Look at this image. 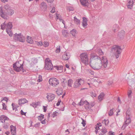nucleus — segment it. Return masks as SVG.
<instances>
[{"label": "nucleus", "mask_w": 135, "mask_h": 135, "mask_svg": "<svg viewBox=\"0 0 135 135\" xmlns=\"http://www.w3.org/2000/svg\"><path fill=\"white\" fill-rule=\"evenodd\" d=\"M13 68L17 72H18L21 71H22L23 72H24V69L23 66L15 67Z\"/></svg>", "instance_id": "nucleus-16"}, {"label": "nucleus", "mask_w": 135, "mask_h": 135, "mask_svg": "<svg viewBox=\"0 0 135 135\" xmlns=\"http://www.w3.org/2000/svg\"><path fill=\"white\" fill-rule=\"evenodd\" d=\"M50 117V113H48V117Z\"/></svg>", "instance_id": "nucleus-64"}, {"label": "nucleus", "mask_w": 135, "mask_h": 135, "mask_svg": "<svg viewBox=\"0 0 135 135\" xmlns=\"http://www.w3.org/2000/svg\"><path fill=\"white\" fill-rule=\"evenodd\" d=\"M3 2L5 3L8 1V0H1Z\"/></svg>", "instance_id": "nucleus-58"}, {"label": "nucleus", "mask_w": 135, "mask_h": 135, "mask_svg": "<svg viewBox=\"0 0 135 135\" xmlns=\"http://www.w3.org/2000/svg\"><path fill=\"white\" fill-rule=\"evenodd\" d=\"M65 66L67 68H69V66L68 64H66L65 65Z\"/></svg>", "instance_id": "nucleus-62"}, {"label": "nucleus", "mask_w": 135, "mask_h": 135, "mask_svg": "<svg viewBox=\"0 0 135 135\" xmlns=\"http://www.w3.org/2000/svg\"><path fill=\"white\" fill-rule=\"evenodd\" d=\"M26 41L27 42L30 44H32L33 42V41L32 38L29 36H27Z\"/></svg>", "instance_id": "nucleus-24"}, {"label": "nucleus", "mask_w": 135, "mask_h": 135, "mask_svg": "<svg viewBox=\"0 0 135 135\" xmlns=\"http://www.w3.org/2000/svg\"><path fill=\"white\" fill-rule=\"evenodd\" d=\"M112 51L115 53V55L117 58L119 57L120 54L122 49L120 46L117 45H114L111 48Z\"/></svg>", "instance_id": "nucleus-3"}, {"label": "nucleus", "mask_w": 135, "mask_h": 135, "mask_svg": "<svg viewBox=\"0 0 135 135\" xmlns=\"http://www.w3.org/2000/svg\"><path fill=\"white\" fill-rule=\"evenodd\" d=\"M98 53L100 55H103V52L101 49H98Z\"/></svg>", "instance_id": "nucleus-36"}, {"label": "nucleus", "mask_w": 135, "mask_h": 135, "mask_svg": "<svg viewBox=\"0 0 135 135\" xmlns=\"http://www.w3.org/2000/svg\"><path fill=\"white\" fill-rule=\"evenodd\" d=\"M55 95L53 94L49 93L47 94L46 98L49 102L52 101L55 98Z\"/></svg>", "instance_id": "nucleus-14"}, {"label": "nucleus", "mask_w": 135, "mask_h": 135, "mask_svg": "<svg viewBox=\"0 0 135 135\" xmlns=\"http://www.w3.org/2000/svg\"><path fill=\"white\" fill-rule=\"evenodd\" d=\"M74 23L77 25L79 24L80 23V20L78 19L75 17H74Z\"/></svg>", "instance_id": "nucleus-29"}, {"label": "nucleus", "mask_w": 135, "mask_h": 135, "mask_svg": "<svg viewBox=\"0 0 135 135\" xmlns=\"http://www.w3.org/2000/svg\"><path fill=\"white\" fill-rule=\"evenodd\" d=\"M91 58L92 59H93L94 60H98L100 61V59H102V58H100V57H99L98 56L95 55H93L91 56Z\"/></svg>", "instance_id": "nucleus-25"}, {"label": "nucleus", "mask_w": 135, "mask_h": 135, "mask_svg": "<svg viewBox=\"0 0 135 135\" xmlns=\"http://www.w3.org/2000/svg\"><path fill=\"white\" fill-rule=\"evenodd\" d=\"M63 33H67V32H66V30H64V31L62 32Z\"/></svg>", "instance_id": "nucleus-63"}, {"label": "nucleus", "mask_w": 135, "mask_h": 135, "mask_svg": "<svg viewBox=\"0 0 135 135\" xmlns=\"http://www.w3.org/2000/svg\"><path fill=\"white\" fill-rule=\"evenodd\" d=\"M61 102V100L60 99H59L58 101L56 104V105L58 106L60 104V102Z\"/></svg>", "instance_id": "nucleus-52"}, {"label": "nucleus", "mask_w": 135, "mask_h": 135, "mask_svg": "<svg viewBox=\"0 0 135 135\" xmlns=\"http://www.w3.org/2000/svg\"><path fill=\"white\" fill-rule=\"evenodd\" d=\"M14 39L16 41L22 42H24L26 40V38L21 34H14Z\"/></svg>", "instance_id": "nucleus-8"}, {"label": "nucleus", "mask_w": 135, "mask_h": 135, "mask_svg": "<svg viewBox=\"0 0 135 135\" xmlns=\"http://www.w3.org/2000/svg\"><path fill=\"white\" fill-rule=\"evenodd\" d=\"M21 114L22 115H25L26 112H24L22 110L21 111Z\"/></svg>", "instance_id": "nucleus-53"}, {"label": "nucleus", "mask_w": 135, "mask_h": 135, "mask_svg": "<svg viewBox=\"0 0 135 135\" xmlns=\"http://www.w3.org/2000/svg\"><path fill=\"white\" fill-rule=\"evenodd\" d=\"M28 102L27 100L25 98L20 99L18 100V104L19 105L24 104Z\"/></svg>", "instance_id": "nucleus-21"}, {"label": "nucleus", "mask_w": 135, "mask_h": 135, "mask_svg": "<svg viewBox=\"0 0 135 135\" xmlns=\"http://www.w3.org/2000/svg\"><path fill=\"white\" fill-rule=\"evenodd\" d=\"M40 123H37L36 124L34 125V127H38L40 126Z\"/></svg>", "instance_id": "nucleus-50"}, {"label": "nucleus", "mask_w": 135, "mask_h": 135, "mask_svg": "<svg viewBox=\"0 0 135 135\" xmlns=\"http://www.w3.org/2000/svg\"><path fill=\"white\" fill-rule=\"evenodd\" d=\"M104 94L103 93H101L98 97V100L99 101L102 100L104 97Z\"/></svg>", "instance_id": "nucleus-26"}, {"label": "nucleus", "mask_w": 135, "mask_h": 135, "mask_svg": "<svg viewBox=\"0 0 135 135\" xmlns=\"http://www.w3.org/2000/svg\"><path fill=\"white\" fill-rule=\"evenodd\" d=\"M11 131L12 134L15 135L16 134V128L12 125L10 126Z\"/></svg>", "instance_id": "nucleus-22"}, {"label": "nucleus", "mask_w": 135, "mask_h": 135, "mask_svg": "<svg viewBox=\"0 0 135 135\" xmlns=\"http://www.w3.org/2000/svg\"><path fill=\"white\" fill-rule=\"evenodd\" d=\"M109 123V121L108 120H106L105 119L102 121V124L106 126Z\"/></svg>", "instance_id": "nucleus-32"}, {"label": "nucleus", "mask_w": 135, "mask_h": 135, "mask_svg": "<svg viewBox=\"0 0 135 135\" xmlns=\"http://www.w3.org/2000/svg\"><path fill=\"white\" fill-rule=\"evenodd\" d=\"M47 2L51 3L54 0H45Z\"/></svg>", "instance_id": "nucleus-54"}, {"label": "nucleus", "mask_w": 135, "mask_h": 135, "mask_svg": "<svg viewBox=\"0 0 135 135\" xmlns=\"http://www.w3.org/2000/svg\"><path fill=\"white\" fill-rule=\"evenodd\" d=\"M73 83V80L70 79L68 80V85L69 87H71L72 84Z\"/></svg>", "instance_id": "nucleus-28"}, {"label": "nucleus", "mask_w": 135, "mask_h": 135, "mask_svg": "<svg viewBox=\"0 0 135 135\" xmlns=\"http://www.w3.org/2000/svg\"><path fill=\"white\" fill-rule=\"evenodd\" d=\"M56 16L57 17V19H59L60 22H62L64 24V21L63 20L61 19V16L59 14H56Z\"/></svg>", "instance_id": "nucleus-30"}, {"label": "nucleus", "mask_w": 135, "mask_h": 135, "mask_svg": "<svg viewBox=\"0 0 135 135\" xmlns=\"http://www.w3.org/2000/svg\"><path fill=\"white\" fill-rule=\"evenodd\" d=\"M0 118V122L2 123H4L5 120H8L9 119L8 118L3 115L1 116Z\"/></svg>", "instance_id": "nucleus-17"}, {"label": "nucleus", "mask_w": 135, "mask_h": 135, "mask_svg": "<svg viewBox=\"0 0 135 135\" xmlns=\"http://www.w3.org/2000/svg\"><path fill=\"white\" fill-rule=\"evenodd\" d=\"M60 46H59L57 47L56 48V50L55 51L56 53H59L60 51Z\"/></svg>", "instance_id": "nucleus-42"}, {"label": "nucleus", "mask_w": 135, "mask_h": 135, "mask_svg": "<svg viewBox=\"0 0 135 135\" xmlns=\"http://www.w3.org/2000/svg\"><path fill=\"white\" fill-rule=\"evenodd\" d=\"M49 83L50 85L55 87L59 83V80L56 78H52L49 80Z\"/></svg>", "instance_id": "nucleus-10"}, {"label": "nucleus", "mask_w": 135, "mask_h": 135, "mask_svg": "<svg viewBox=\"0 0 135 135\" xmlns=\"http://www.w3.org/2000/svg\"><path fill=\"white\" fill-rule=\"evenodd\" d=\"M113 109L114 108H113L112 109H111L109 112V116H112L113 115L114 113L113 112Z\"/></svg>", "instance_id": "nucleus-39"}, {"label": "nucleus", "mask_w": 135, "mask_h": 135, "mask_svg": "<svg viewBox=\"0 0 135 135\" xmlns=\"http://www.w3.org/2000/svg\"><path fill=\"white\" fill-rule=\"evenodd\" d=\"M57 94L59 95H61L62 94V90L61 89H60L56 91Z\"/></svg>", "instance_id": "nucleus-31"}, {"label": "nucleus", "mask_w": 135, "mask_h": 135, "mask_svg": "<svg viewBox=\"0 0 135 135\" xmlns=\"http://www.w3.org/2000/svg\"><path fill=\"white\" fill-rule=\"evenodd\" d=\"M0 9L9 13L10 16L12 15L14 13L13 10L12 9L8 4L5 5L3 7H0Z\"/></svg>", "instance_id": "nucleus-5"}, {"label": "nucleus", "mask_w": 135, "mask_h": 135, "mask_svg": "<svg viewBox=\"0 0 135 135\" xmlns=\"http://www.w3.org/2000/svg\"><path fill=\"white\" fill-rule=\"evenodd\" d=\"M117 101L119 102L120 103H121L119 97L118 98Z\"/></svg>", "instance_id": "nucleus-57"}, {"label": "nucleus", "mask_w": 135, "mask_h": 135, "mask_svg": "<svg viewBox=\"0 0 135 135\" xmlns=\"http://www.w3.org/2000/svg\"><path fill=\"white\" fill-rule=\"evenodd\" d=\"M41 122L42 124H45V120L42 121Z\"/></svg>", "instance_id": "nucleus-60"}, {"label": "nucleus", "mask_w": 135, "mask_h": 135, "mask_svg": "<svg viewBox=\"0 0 135 135\" xmlns=\"http://www.w3.org/2000/svg\"><path fill=\"white\" fill-rule=\"evenodd\" d=\"M54 66L51 63L50 60L47 58L46 59L45 68L47 70H52Z\"/></svg>", "instance_id": "nucleus-7"}, {"label": "nucleus", "mask_w": 135, "mask_h": 135, "mask_svg": "<svg viewBox=\"0 0 135 135\" xmlns=\"http://www.w3.org/2000/svg\"><path fill=\"white\" fill-rule=\"evenodd\" d=\"M43 109L44 110V112H45L46 111V110H47L46 107V106H43Z\"/></svg>", "instance_id": "nucleus-55"}, {"label": "nucleus", "mask_w": 135, "mask_h": 135, "mask_svg": "<svg viewBox=\"0 0 135 135\" xmlns=\"http://www.w3.org/2000/svg\"><path fill=\"white\" fill-rule=\"evenodd\" d=\"M132 91H129L128 93V98H130L131 97Z\"/></svg>", "instance_id": "nucleus-44"}, {"label": "nucleus", "mask_w": 135, "mask_h": 135, "mask_svg": "<svg viewBox=\"0 0 135 135\" xmlns=\"http://www.w3.org/2000/svg\"><path fill=\"white\" fill-rule=\"evenodd\" d=\"M80 1L81 4L83 6H88L89 4L87 0H80Z\"/></svg>", "instance_id": "nucleus-18"}, {"label": "nucleus", "mask_w": 135, "mask_h": 135, "mask_svg": "<svg viewBox=\"0 0 135 135\" xmlns=\"http://www.w3.org/2000/svg\"><path fill=\"white\" fill-rule=\"evenodd\" d=\"M84 104V103L83 102H82L81 100L79 104L80 105H82Z\"/></svg>", "instance_id": "nucleus-56"}, {"label": "nucleus", "mask_w": 135, "mask_h": 135, "mask_svg": "<svg viewBox=\"0 0 135 135\" xmlns=\"http://www.w3.org/2000/svg\"><path fill=\"white\" fill-rule=\"evenodd\" d=\"M49 44L48 42L44 41V44L43 45L44 47H46L49 46Z\"/></svg>", "instance_id": "nucleus-38"}, {"label": "nucleus", "mask_w": 135, "mask_h": 135, "mask_svg": "<svg viewBox=\"0 0 135 135\" xmlns=\"http://www.w3.org/2000/svg\"><path fill=\"white\" fill-rule=\"evenodd\" d=\"M77 33L76 30L75 29H73L70 31L71 34H74Z\"/></svg>", "instance_id": "nucleus-47"}, {"label": "nucleus", "mask_w": 135, "mask_h": 135, "mask_svg": "<svg viewBox=\"0 0 135 135\" xmlns=\"http://www.w3.org/2000/svg\"><path fill=\"white\" fill-rule=\"evenodd\" d=\"M59 114L58 112L57 111H55L52 114L51 117L53 118H54L55 116H57Z\"/></svg>", "instance_id": "nucleus-34"}, {"label": "nucleus", "mask_w": 135, "mask_h": 135, "mask_svg": "<svg viewBox=\"0 0 135 135\" xmlns=\"http://www.w3.org/2000/svg\"><path fill=\"white\" fill-rule=\"evenodd\" d=\"M44 115L43 114H41L40 115L37 117V118L38 120L41 121L44 118Z\"/></svg>", "instance_id": "nucleus-33"}, {"label": "nucleus", "mask_w": 135, "mask_h": 135, "mask_svg": "<svg viewBox=\"0 0 135 135\" xmlns=\"http://www.w3.org/2000/svg\"><path fill=\"white\" fill-rule=\"evenodd\" d=\"M3 127L4 128H6H6H8V126H7V125H5L4 126H3Z\"/></svg>", "instance_id": "nucleus-59"}, {"label": "nucleus", "mask_w": 135, "mask_h": 135, "mask_svg": "<svg viewBox=\"0 0 135 135\" xmlns=\"http://www.w3.org/2000/svg\"><path fill=\"white\" fill-rule=\"evenodd\" d=\"M81 119L82 120V122L81 123V124H82L83 126L84 127H85L86 124V121L83 118H81Z\"/></svg>", "instance_id": "nucleus-43"}, {"label": "nucleus", "mask_w": 135, "mask_h": 135, "mask_svg": "<svg viewBox=\"0 0 135 135\" xmlns=\"http://www.w3.org/2000/svg\"><path fill=\"white\" fill-rule=\"evenodd\" d=\"M100 63L96 62L95 64V66L92 67V68L96 70H99L100 69L102 68V64L101 61Z\"/></svg>", "instance_id": "nucleus-13"}, {"label": "nucleus", "mask_w": 135, "mask_h": 135, "mask_svg": "<svg viewBox=\"0 0 135 135\" xmlns=\"http://www.w3.org/2000/svg\"><path fill=\"white\" fill-rule=\"evenodd\" d=\"M55 8L54 7L52 8V9L51 11V13H54L55 12Z\"/></svg>", "instance_id": "nucleus-51"}, {"label": "nucleus", "mask_w": 135, "mask_h": 135, "mask_svg": "<svg viewBox=\"0 0 135 135\" xmlns=\"http://www.w3.org/2000/svg\"><path fill=\"white\" fill-rule=\"evenodd\" d=\"M2 105L3 106V109L4 110L6 109V106L5 104L3 103H2Z\"/></svg>", "instance_id": "nucleus-45"}, {"label": "nucleus", "mask_w": 135, "mask_h": 135, "mask_svg": "<svg viewBox=\"0 0 135 135\" xmlns=\"http://www.w3.org/2000/svg\"><path fill=\"white\" fill-rule=\"evenodd\" d=\"M5 21L1 25V28L4 29L6 28V31L8 34L11 33V29L12 27V23L11 22H9L7 23L6 24Z\"/></svg>", "instance_id": "nucleus-2"}, {"label": "nucleus", "mask_w": 135, "mask_h": 135, "mask_svg": "<svg viewBox=\"0 0 135 135\" xmlns=\"http://www.w3.org/2000/svg\"><path fill=\"white\" fill-rule=\"evenodd\" d=\"M95 132L97 133H98L99 135H103L104 134L107 132V130L105 127L101 129H98L97 130V129L95 131Z\"/></svg>", "instance_id": "nucleus-12"}, {"label": "nucleus", "mask_w": 135, "mask_h": 135, "mask_svg": "<svg viewBox=\"0 0 135 135\" xmlns=\"http://www.w3.org/2000/svg\"><path fill=\"white\" fill-rule=\"evenodd\" d=\"M41 6L42 8H46V4L45 3H42L41 4Z\"/></svg>", "instance_id": "nucleus-37"}, {"label": "nucleus", "mask_w": 135, "mask_h": 135, "mask_svg": "<svg viewBox=\"0 0 135 135\" xmlns=\"http://www.w3.org/2000/svg\"><path fill=\"white\" fill-rule=\"evenodd\" d=\"M83 26L84 28H86V27L87 26V19L86 18L83 17Z\"/></svg>", "instance_id": "nucleus-20"}, {"label": "nucleus", "mask_w": 135, "mask_h": 135, "mask_svg": "<svg viewBox=\"0 0 135 135\" xmlns=\"http://www.w3.org/2000/svg\"><path fill=\"white\" fill-rule=\"evenodd\" d=\"M115 134V133L112 131H109L108 133V135H114Z\"/></svg>", "instance_id": "nucleus-46"}, {"label": "nucleus", "mask_w": 135, "mask_h": 135, "mask_svg": "<svg viewBox=\"0 0 135 135\" xmlns=\"http://www.w3.org/2000/svg\"><path fill=\"white\" fill-rule=\"evenodd\" d=\"M9 13L0 9V16L2 18L7 20L9 18Z\"/></svg>", "instance_id": "nucleus-11"}, {"label": "nucleus", "mask_w": 135, "mask_h": 135, "mask_svg": "<svg viewBox=\"0 0 135 135\" xmlns=\"http://www.w3.org/2000/svg\"><path fill=\"white\" fill-rule=\"evenodd\" d=\"M90 94L91 96L93 97H95L96 96V95L94 92H90Z\"/></svg>", "instance_id": "nucleus-41"}, {"label": "nucleus", "mask_w": 135, "mask_h": 135, "mask_svg": "<svg viewBox=\"0 0 135 135\" xmlns=\"http://www.w3.org/2000/svg\"><path fill=\"white\" fill-rule=\"evenodd\" d=\"M80 58L81 62L85 65L89 64V58L87 54L86 53H83L80 54Z\"/></svg>", "instance_id": "nucleus-6"}, {"label": "nucleus", "mask_w": 135, "mask_h": 135, "mask_svg": "<svg viewBox=\"0 0 135 135\" xmlns=\"http://www.w3.org/2000/svg\"><path fill=\"white\" fill-rule=\"evenodd\" d=\"M3 100H5L6 101V102H7L8 100V99L7 97H5L3 98V99L1 100V102L3 101Z\"/></svg>", "instance_id": "nucleus-48"}, {"label": "nucleus", "mask_w": 135, "mask_h": 135, "mask_svg": "<svg viewBox=\"0 0 135 135\" xmlns=\"http://www.w3.org/2000/svg\"><path fill=\"white\" fill-rule=\"evenodd\" d=\"M133 0H128L127 4L128 8L130 9L133 6Z\"/></svg>", "instance_id": "nucleus-19"}, {"label": "nucleus", "mask_w": 135, "mask_h": 135, "mask_svg": "<svg viewBox=\"0 0 135 135\" xmlns=\"http://www.w3.org/2000/svg\"><path fill=\"white\" fill-rule=\"evenodd\" d=\"M23 62L21 60L17 61L15 63H14L13 65V67H15L19 66H23Z\"/></svg>", "instance_id": "nucleus-15"}, {"label": "nucleus", "mask_w": 135, "mask_h": 135, "mask_svg": "<svg viewBox=\"0 0 135 135\" xmlns=\"http://www.w3.org/2000/svg\"><path fill=\"white\" fill-rule=\"evenodd\" d=\"M37 44L38 46H42L43 45V44L42 42L40 41L38 42L37 43Z\"/></svg>", "instance_id": "nucleus-49"}, {"label": "nucleus", "mask_w": 135, "mask_h": 135, "mask_svg": "<svg viewBox=\"0 0 135 135\" xmlns=\"http://www.w3.org/2000/svg\"><path fill=\"white\" fill-rule=\"evenodd\" d=\"M67 9L68 11H73L74 10V8L72 7L68 6L67 7Z\"/></svg>", "instance_id": "nucleus-35"}, {"label": "nucleus", "mask_w": 135, "mask_h": 135, "mask_svg": "<svg viewBox=\"0 0 135 135\" xmlns=\"http://www.w3.org/2000/svg\"><path fill=\"white\" fill-rule=\"evenodd\" d=\"M131 114V113L129 109H127L126 113L124 122L122 126V129H124L126 127L131 123V119L130 117Z\"/></svg>", "instance_id": "nucleus-1"}, {"label": "nucleus", "mask_w": 135, "mask_h": 135, "mask_svg": "<svg viewBox=\"0 0 135 135\" xmlns=\"http://www.w3.org/2000/svg\"><path fill=\"white\" fill-rule=\"evenodd\" d=\"M70 55L69 53H65L62 56V59L64 60H68L69 58Z\"/></svg>", "instance_id": "nucleus-23"}, {"label": "nucleus", "mask_w": 135, "mask_h": 135, "mask_svg": "<svg viewBox=\"0 0 135 135\" xmlns=\"http://www.w3.org/2000/svg\"><path fill=\"white\" fill-rule=\"evenodd\" d=\"M84 82L83 80L81 79H77L74 84V87L75 88H77L79 87L82 84H83Z\"/></svg>", "instance_id": "nucleus-9"}, {"label": "nucleus", "mask_w": 135, "mask_h": 135, "mask_svg": "<svg viewBox=\"0 0 135 135\" xmlns=\"http://www.w3.org/2000/svg\"><path fill=\"white\" fill-rule=\"evenodd\" d=\"M53 68L58 70L61 71L63 68V67L62 66H54Z\"/></svg>", "instance_id": "nucleus-27"}, {"label": "nucleus", "mask_w": 135, "mask_h": 135, "mask_svg": "<svg viewBox=\"0 0 135 135\" xmlns=\"http://www.w3.org/2000/svg\"><path fill=\"white\" fill-rule=\"evenodd\" d=\"M100 61L102 64V68H104L105 70H107L109 68L108 64V61L106 57L102 56V59H100Z\"/></svg>", "instance_id": "nucleus-4"}, {"label": "nucleus", "mask_w": 135, "mask_h": 135, "mask_svg": "<svg viewBox=\"0 0 135 135\" xmlns=\"http://www.w3.org/2000/svg\"><path fill=\"white\" fill-rule=\"evenodd\" d=\"M98 124V128H99V127H101V124L100 123H99V124Z\"/></svg>", "instance_id": "nucleus-61"}, {"label": "nucleus", "mask_w": 135, "mask_h": 135, "mask_svg": "<svg viewBox=\"0 0 135 135\" xmlns=\"http://www.w3.org/2000/svg\"><path fill=\"white\" fill-rule=\"evenodd\" d=\"M38 79L37 80V81L38 82H40L42 80V76L41 75L38 76Z\"/></svg>", "instance_id": "nucleus-40"}]
</instances>
